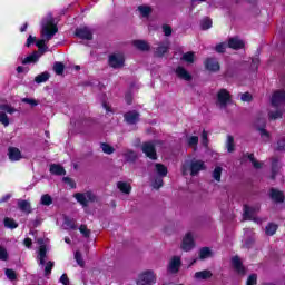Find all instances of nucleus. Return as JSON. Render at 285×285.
Segmentation results:
<instances>
[{
  "mask_svg": "<svg viewBox=\"0 0 285 285\" xmlns=\"http://www.w3.org/2000/svg\"><path fill=\"white\" fill-rule=\"evenodd\" d=\"M52 268H55V262L49 261L47 262L45 266V276L48 277V275H52Z\"/></svg>",
  "mask_w": 285,
  "mask_h": 285,
  "instance_id": "nucleus-45",
  "label": "nucleus"
},
{
  "mask_svg": "<svg viewBox=\"0 0 285 285\" xmlns=\"http://www.w3.org/2000/svg\"><path fill=\"white\" fill-rule=\"evenodd\" d=\"M180 267H181V258H179V256H174L168 266L169 273H179Z\"/></svg>",
  "mask_w": 285,
  "mask_h": 285,
  "instance_id": "nucleus-18",
  "label": "nucleus"
},
{
  "mask_svg": "<svg viewBox=\"0 0 285 285\" xmlns=\"http://www.w3.org/2000/svg\"><path fill=\"white\" fill-rule=\"evenodd\" d=\"M226 48H228V45H226V42H220L216 45L215 51L218 52V55H224V52H226Z\"/></svg>",
  "mask_w": 285,
  "mask_h": 285,
  "instance_id": "nucleus-47",
  "label": "nucleus"
},
{
  "mask_svg": "<svg viewBox=\"0 0 285 285\" xmlns=\"http://www.w3.org/2000/svg\"><path fill=\"white\" fill-rule=\"evenodd\" d=\"M49 171L51 175H57L58 177H63V175H66V168L59 164H51Z\"/></svg>",
  "mask_w": 285,
  "mask_h": 285,
  "instance_id": "nucleus-20",
  "label": "nucleus"
},
{
  "mask_svg": "<svg viewBox=\"0 0 285 285\" xmlns=\"http://www.w3.org/2000/svg\"><path fill=\"white\" fill-rule=\"evenodd\" d=\"M0 124H3L4 126H10V119L8 118V115L6 112H0Z\"/></svg>",
  "mask_w": 285,
  "mask_h": 285,
  "instance_id": "nucleus-55",
  "label": "nucleus"
},
{
  "mask_svg": "<svg viewBox=\"0 0 285 285\" xmlns=\"http://www.w3.org/2000/svg\"><path fill=\"white\" fill-rule=\"evenodd\" d=\"M246 284L247 285H257V274L249 275Z\"/></svg>",
  "mask_w": 285,
  "mask_h": 285,
  "instance_id": "nucleus-59",
  "label": "nucleus"
},
{
  "mask_svg": "<svg viewBox=\"0 0 285 285\" xmlns=\"http://www.w3.org/2000/svg\"><path fill=\"white\" fill-rule=\"evenodd\" d=\"M271 104L274 108H279L281 104H285V91L276 90L272 95Z\"/></svg>",
  "mask_w": 285,
  "mask_h": 285,
  "instance_id": "nucleus-8",
  "label": "nucleus"
},
{
  "mask_svg": "<svg viewBox=\"0 0 285 285\" xmlns=\"http://www.w3.org/2000/svg\"><path fill=\"white\" fill-rule=\"evenodd\" d=\"M62 181L70 186V188H77V183H75V180L70 177H63Z\"/></svg>",
  "mask_w": 285,
  "mask_h": 285,
  "instance_id": "nucleus-58",
  "label": "nucleus"
},
{
  "mask_svg": "<svg viewBox=\"0 0 285 285\" xmlns=\"http://www.w3.org/2000/svg\"><path fill=\"white\" fill-rule=\"evenodd\" d=\"M4 273L8 279H10L11 282H14V279H17V272H14V269L7 268Z\"/></svg>",
  "mask_w": 285,
  "mask_h": 285,
  "instance_id": "nucleus-49",
  "label": "nucleus"
},
{
  "mask_svg": "<svg viewBox=\"0 0 285 285\" xmlns=\"http://www.w3.org/2000/svg\"><path fill=\"white\" fill-rule=\"evenodd\" d=\"M139 111L131 110L124 114V119L129 126H135L139 121Z\"/></svg>",
  "mask_w": 285,
  "mask_h": 285,
  "instance_id": "nucleus-11",
  "label": "nucleus"
},
{
  "mask_svg": "<svg viewBox=\"0 0 285 285\" xmlns=\"http://www.w3.org/2000/svg\"><path fill=\"white\" fill-rule=\"evenodd\" d=\"M50 79V73L48 71H45L38 76L35 77L36 83H46Z\"/></svg>",
  "mask_w": 285,
  "mask_h": 285,
  "instance_id": "nucleus-35",
  "label": "nucleus"
},
{
  "mask_svg": "<svg viewBox=\"0 0 285 285\" xmlns=\"http://www.w3.org/2000/svg\"><path fill=\"white\" fill-rule=\"evenodd\" d=\"M0 261L8 262V250L3 246H0Z\"/></svg>",
  "mask_w": 285,
  "mask_h": 285,
  "instance_id": "nucleus-53",
  "label": "nucleus"
},
{
  "mask_svg": "<svg viewBox=\"0 0 285 285\" xmlns=\"http://www.w3.org/2000/svg\"><path fill=\"white\" fill-rule=\"evenodd\" d=\"M245 159H249L250 164L253 165L254 168H256V170H259V168H262V163H259L256 158H255V154H249L246 153L243 155V161Z\"/></svg>",
  "mask_w": 285,
  "mask_h": 285,
  "instance_id": "nucleus-25",
  "label": "nucleus"
},
{
  "mask_svg": "<svg viewBox=\"0 0 285 285\" xmlns=\"http://www.w3.org/2000/svg\"><path fill=\"white\" fill-rule=\"evenodd\" d=\"M168 52V46H159L156 49V57H164V55H166Z\"/></svg>",
  "mask_w": 285,
  "mask_h": 285,
  "instance_id": "nucleus-46",
  "label": "nucleus"
},
{
  "mask_svg": "<svg viewBox=\"0 0 285 285\" xmlns=\"http://www.w3.org/2000/svg\"><path fill=\"white\" fill-rule=\"evenodd\" d=\"M117 188L120 190V193H124V195H130L132 191V186L126 181H118L117 183Z\"/></svg>",
  "mask_w": 285,
  "mask_h": 285,
  "instance_id": "nucleus-26",
  "label": "nucleus"
},
{
  "mask_svg": "<svg viewBox=\"0 0 285 285\" xmlns=\"http://www.w3.org/2000/svg\"><path fill=\"white\" fill-rule=\"evenodd\" d=\"M194 277L195 279H210V277H213V272L208 269L196 272Z\"/></svg>",
  "mask_w": 285,
  "mask_h": 285,
  "instance_id": "nucleus-30",
  "label": "nucleus"
},
{
  "mask_svg": "<svg viewBox=\"0 0 285 285\" xmlns=\"http://www.w3.org/2000/svg\"><path fill=\"white\" fill-rule=\"evenodd\" d=\"M246 43H244V40H240L239 38H229L227 48H230L232 50H243L245 48Z\"/></svg>",
  "mask_w": 285,
  "mask_h": 285,
  "instance_id": "nucleus-15",
  "label": "nucleus"
},
{
  "mask_svg": "<svg viewBox=\"0 0 285 285\" xmlns=\"http://www.w3.org/2000/svg\"><path fill=\"white\" fill-rule=\"evenodd\" d=\"M8 157L11 161H21V159H23V155L21 154V150L17 147L8 148Z\"/></svg>",
  "mask_w": 285,
  "mask_h": 285,
  "instance_id": "nucleus-14",
  "label": "nucleus"
},
{
  "mask_svg": "<svg viewBox=\"0 0 285 285\" xmlns=\"http://www.w3.org/2000/svg\"><path fill=\"white\" fill-rule=\"evenodd\" d=\"M277 228H278L277 224L268 223L267 226L265 227V233L269 237H273V235L277 233Z\"/></svg>",
  "mask_w": 285,
  "mask_h": 285,
  "instance_id": "nucleus-33",
  "label": "nucleus"
},
{
  "mask_svg": "<svg viewBox=\"0 0 285 285\" xmlns=\"http://www.w3.org/2000/svg\"><path fill=\"white\" fill-rule=\"evenodd\" d=\"M151 186L156 190H159V188H161L164 186V177L163 176H156L154 178V181H153Z\"/></svg>",
  "mask_w": 285,
  "mask_h": 285,
  "instance_id": "nucleus-39",
  "label": "nucleus"
},
{
  "mask_svg": "<svg viewBox=\"0 0 285 285\" xmlns=\"http://www.w3.org/2000/svg\"><path fill=\"white\" fill-rule=\"evenodd\" d=\"M181 248L186 253L190 252L191 248H195V239L193 238V234L187 233L185 235V237L183 238Z\"/></svg>",
  "mask_w": 285,
  "mask_h": 285,
  "instance_id": "nucleus-12",
  "label": "nucleus"
},
{
  "mask_svg": "<svg viewBox=\"0 0 285 285\" xmlns=\"http://www.w3.org/2000/svg\"><path fill=\"white\" fill-rule=\"evenodd\" d=\"M176 72V77H178V79H181L183 81H193V75H190V72H188V70H186V68L178 66L175 70Z\"/></svg>",
  "mask_w": 285,
  "mask_h": 285,
  "instance_id": "nucleus-13",
  "label": "nucleus"
},
{
  "mask_svg": "<svg viewBox=\"0 0 285 285\" xmlns=\"http://www.w3.org/2000/svg\"><path fill=\"white\" fill-rule=\"evenodd\" d=\"M278 173H279V160H277V158H274L272 160V179H275Z\"/></svg>",
  "mask_w": 285,
  "mask_h": 285,
  "instance_id": "nucleus-36",
  "label": "nucleus"
},
{
  "mask_svg": "<svg viewBox=\"0 0 285 285\" xmlns=\"http://www.w3.org/2000/svg\"><path fill=\"white\" fill-rule=\"evenodd\" d=\"M157 283V276L151 269H147L139 274L137 285H154Z\"/></svg>",
  "mask_w": 285,
  "mask_h": 285,
  "instance_id": "nucleus-3",
  "label": "nucleus"
},
{
  "mask_svg": "<svg viewBox=\"0 0 285 285\" xmlns=\"http://www.w3.org/2000/svg\"><path fill=\"white\" fill-rule=\"evenodd\" d=\"M275 150H277L278 153H282L285 150V137L277 141V146Z\"/></svg>",
  "mask_w": 285,
  "mask_h": 285,
  "instance_id": "nucleus-56",
  "label": "nucleus"
},
{
  "mask_svg": "<svg viewBox=\"0 0 285 285\" xmlns=\"http://www.w3.org/2000/svg\"><path fill=\"white\" fill-rule=\"evenodd\" d=\"M269 198L272 202H274V204H284L285 202L284 191L273 187L269 189Z\"/></svg>",
  "mask_w": 285,
  "mask_h": 285,
  "instance_id": "nucleus-10",
  "label": "nucleus"
},
{
  "mask_svg": "<svg viewBox=\"0 0 285 285\" xmlns=\"http://www.w3.org/2000/svg\"><path fill=\"white\" fill-rule=\"evenodd\" d=\"M158 144H164L161 140H153V141H145L141 145V150L144 155L148 158L151 159V161H157L158 156H157V146Z\"/></svg>",
  "mask_w": 285,
  "mask_h": 285,
  "instance_id": "nucleus-1",
  "label": "nucleus"
},
{
  "mask_svg": "<svg viewBox=\"0 0 285 285\" xmlns=\"http://www.w3.org/2000/svg\"><path fill=\"white\" fill-rule=\"evenodd\" d=\"M202 145L204 148H208V132L205 129L202 132Z\"/></svg>",
  "mask_w": 285,
  "mask_h": 285,
  "instance_id": "nucleus-54",
  "label": "nucleus"
},
{
  "mask_svg": "<svg viewBox=\"0 0 285 285\" xmlns=\"http://www.w3.org/2000/svg\"><path fill=\"white\" fill-rule=\"evenodd\" d=\"M282 110L271 111L268 114L269 119H272L273 121H275V119H282Z\"/></svg>",
  "mask_w": 285,
  "mask_h": 285,
  "instance_id": "nucleus-52",
  "label": "nucleus"
},
{
  "mask_svg": "<svg viewBox=\"0 0 285 285\" xmlns=\"http://www.w3.org/2000/svg\"><path fill=\"white\" fill-rule=\"evenodd\" d=\"M187 144L189 147L197 146V144H199V137L197 136L189 137L187 140Z\"/></svg>",
  "mask_w": 285,
  "mask_h": 285,
  "instance_id": "nucleus-57",
  "label": "nucleus"
},
{
  "mask_svg": "<svg viewBox=\"0 0 285 285\" xmlns=\"http://www.w3.org/2000/svg\"><path fill=\"white\" fill-rule=\"evenodd\" d=\"M53 70L56 75H63V70H66V65H63L62 62H55Z\"/></svg>",
  "mask_w": 285,
  "mask_h": 285,
  "instance_id": "nucleus-43",
  "label": "nucleus"
},
{
  "mask_svg": "<svg viewBox=\"0 0 285 285\" xmlns=\"http://www.w3.org/2000/svg\"><path fill=\"white\" fill-rule=\"evenodd\" d=\"M232 264L235 271L239 273V275H246V268L244 267V263H242V259L239 258V256H234L232 258Z\"/></svg>",
  "mask_w": 285,
  "mask_h": 285,
  "instance_id": "nucleus-17",
  "label": "nucleus"
},
{
  "mask_svg": "<svg viewBox=\"0 0 285 285\" xmlns=\"http://www.w3.org/2000/svg\"><path fill=\"white\" fill-rule=\"evenodd\" d=\"M48 255V248L46 247V245H41L39 247V252H38V259L40 262V266H45L46 265V257Z\"/></svg>",
  "mask_w": 285,
  "mask_h": 285,
  "instance_id": "nucleus-27",
  "label": "nucleus"
},
{
  "mask_svg": "<svg viewBox=\"0 0 285 285\" xmlns=\"http://www.w3.org/2000/svg\"><path fill=\"white\" fill-rule=\"evenodd\" d=\"M240 101H245L247 104H250V101H253V95L248 91L242 94Z\"/></svg>",
  "mask_w": 285,
  "mask_h": 285,
  "instance_id": "nucleus-51",
  "label": "nucleus"
},
{
  "mask_svg": "<svg viewBox=\"0 0 285 285\" xmlns=\"http://www.w3.org/2000/svg\"><path fill=\"white\" fill-rule=\"evenodd\" d=\"M73 197L77 199L78 204H81V206H88V202H95L96 199L92 191H87L86 194L77 193Z\"/></svg>",
  "mask_w": 285,
  "mask_h": 285,
  "instance_id": "nucleus-6",
  "label": "nucleus"
},
{
  "mask_svg": "<svg viewBox=\"0 0 285 285\" xmlns=\"http://www.w3.org/2000/svg\"><path fill=\"white\" fill-rule=\"evenodd\" d=\"M124 157L125 160L129 164H135L137 161V153H135L134 150H128L127 153H125Z\"/></svg>",
  "mask_w": 285,
  "mask_h": 285,
  "instance_id": "nucleus-34",
  "label": "nucleus"
},
{
  "mask_svg": "<svg viewBox=\"0 0 285 285\" xmlns=\"http://www.w3.org/2000/svg\"><path fill=\"white\" fill-rule=\"evenodd\" d=\"M22 102L23 104H29V106H32V108H35V106H39V101H37L32 98H23Z\"/></svg>",
  "mask_w": 285,
  "mask_h": 285,
  "instance_id": "nucleus-61",
  "label": "nucleus"
},
{
  "mask_svg": "<svg viewBox=\"0 0 285 285\" xmlns=\"http://www.w3.org/2000/svg\"><path fill=\"white\" fill-rule=\"evenodd\" d=\"M138 11L140 12L141 17L148 18L150 14H153V7L146 6V4H140L138 7Z\"/></svg>",
  "mask_w": 285,
  "mask_h": 285,
  "instance_id": "nucleus-31",
  "label": "nucleus"
},
{
  "mask_svg": "<svg viewBox=\"0 0 285 285\" xmlns=\"http://www.w3.org/2000/svg\"><path fill=\"white\" fill-rule=\"evenodd\" d=\"M226 148L228 153H235V137H233L232 135L227 136Z\"/></svg>",
  "mask_w": 285,
  "mask_h": 285,
  "instance_id": "nucleus-37",
  "label": "nucleus"
},
{
  "mask_svg": "<svg viewBox=\"0 0 285 285\" xmlns=\"http://www.w3.org/2000/svg\"><path fill=\"white\" fill-rule=\"evenodd\" d=\"M163 32L165 37H170V35H173V27H170V24H164Z\"/></svg>",
  "mask_w": 285,
  "mask_h": 285,
  "instance_id": "nucleus-60",
  "label": "nucleus"
},
{
  "mask_svg": "<svg viewBox=\"0 0 285 285\" xmlns=\"http://www.w3.org/2000/svg\"><path fill=\"white\" fill-rule=\"evenodd\" d=\"M124 57L111 55L109 56V66L110 68H124Z\"/></svg>",
  "mask_w": 285,
  "mask_h": 285,
  "instance_id": "nucleus-16",
  "label": "nucleus"
},
{
  "mask_svg": "<svg viewBox=\"0 0 285 285\" xmlns=\"http://www.w3.org/2000/svg\"><path fill=\"white\" fill-rule=\"evenodd\" d=\"M75 259H76L78 266H80V268H83L86 266V262L83 261V257L81 256V252L75 253Z\"/></svg>",
  "mask_w": 285,
  "mask_h": 285,
  "instance_id": "nucleus-44",
  "label": "nucleus"
},
{
  "mask_svg": "<svg viewBox=\"0 0 285 285\" xmlns=\"http://www.w3.org/2000/svg\"><path fill=\"white\" fill-rule=\"evenodd\" d=\"M243 210H244V213H243L244 219H248L250 222V220H253V215H255V213H257V207H250L248 205H244Z\"/></svg>",
  "mask_w": 285,
  "mask_h": 285,
  "instance_id": "nucleus-24",
  "label": "nucleus"
},
{
  "mask_svg": "<svg viewBox=\"0 0 285 285\" xmlns=\"http://www.w3.org/2000/svg\"><path fill=\"white\" fill-rule=\"evenodd\" d=\"M76 37L78 39H85L86 41H92V31L88 27L77 28L75 30Z\"/></svg>",
  "mask_w": 285,
  "mask_h": 285,
  "instance_id": "nucleus-9",
  "label": "nucleus"
},
{
  "mask_svg": "<svg viewBox=\"0 0 285 285\" xmlns=\"http://www.w3.org/2000/svg\"><path fill=\"white\" fill-rule=\"evenodd\" d=\"M57 32H59V28L55 24V18H49L47 22L42 26L41 35H43L47 41H50Z\"/></svg>",
  "mask_w": 285,
  "mask_h": 285,
  "instance_id": "nucleus-2",
  "label": "nucleus"
},
{
  "mask_svg": "<svg viewBox=\"0 0 285 285\" xmlns=\"http://www.w3.org/2000/svg\"><path fill=\"white\" fill-rule=\"evenodd\" d=\"M217 101L222 108H226L230 101H233V96H230V91L222 88L217 92Z\"/></svg>",
  "mask_w": 285,
  "mask_h": 285,
  "instance_id": "nucleus-4",
  "label": "nucleus"
},
{
  "mask_svg": "<svg viewBox=\"0 0 285 285\" xmlns=\"http://www.w3.org/2000/svg\"><path fill=\"white\" fill-rule=\"evenodd\" d=\"M215 253H213V249L210 247H202L198 252L199 259H210V257H214Z\"/></svg>",
  "mask_w": 285,
  "mask_h": 285,
  "instance_id": "nucleus-23",
  "label": "nucleus"
},
{
  "mask_svg": "<svg viewBox=\"0 0 285 285\" xmlns=\"http://www.w3.org/2000/svg\"><path fill=\"white\" fill-rule=\"evenodd\" d=\"M203 63L208 72H219L222 70V65H219V60L215 57L206 58Z\"/></svg>",
  "mask_w": 285,
  "mask_h": 285,
  "instance_id": "nucleus-5",
  "label": "nucleus"
},
{
  "mask_svg": "<svg viewBox=\"0 0 285 285\" xmlns=\"http://www.w3.org/2000/svg\"><path fill=\"white\" fill-rule=\"evenodd\" d=\"M222 167H215L214 171H213V177L215 179V181H222Z\"/></svg>",
  "mask_w": 285,
  "mask_h": 285,
  "instance_id": "nucleus-48",
  "label": "nucleus"
},
{
  "mask_svg": "<svg viewBox=\"0 0 285 285\" xmlns=\"http://www.w3.org/2000/svg\"><path fill=\"white\" fill-rule=\"evenodd\" d=\"M258 131L261 132L262 138L266 137V139H271V132H268L264 127H259Z\"/></svg>",
  "mask_w": 285,
  "mask_h": 285,
  "instance_id": "nucleus-62",
  "label": "nucleus"
},
{
  "mask_svg": "<svg viewBox=\"0 0 285 285\" xmlns=\"http://www.w3.org/2000/svg\"><path fill=\"white\" fill-rule=\"evenodd\" d=\"M181 61H186V63H195V52L189 51L183 55Z\"/></svg>",
  "mask_w": 285,
  "mask_h": 285,
  "instance_id": "nucleus-38",
  "label": "nucleus"
},
{
  "mask_svg": "<svg viewBox=\"0 0 285 285\" xmlns=\"http://www.w3.org/2000/svg\"><path fill=\"white\" fill-rule=\"evenodd\" d=\"M40 204L42 206H51V204H52V196H50L49 194L42 195L41 199H40Z\"/></svg>",
  "mask_w": 285,
  "mask_h": 285,
  "instance_id": "nucleus-42",
  "label": "nucleus"
},
{
  "mask_svg": "<svg viewBox=\"0 0 285 285\" xmlns=\"http://www.w3.org/2000/svg\"><path fill=\"white\" fill-rule=\"evenodd\" d=\"M4 228H9L10 230H14L16 228H19V223L14 220V218L11 217H4L3 219Z\"/></svg>",
  "mask_w": 285,
  "mask_h": 285,
  "instance_id": "nucleus-29",
  "label": "nucleus"
},
{
  "mask_svg": "<svg viewBox=\"0 0 285 285\" xmlns=\"http://www.w3.org/2000/svg\"><path fill=\"white\" fill-rule=\"evenodd\" d=\"M79 230H80L81 235L83 237H86V239H88L90 237V229H88L87 225H80Z\"/></svg>",
  "mask_w": 285,
  "mask_h": 285,
  "instance_id": "nucleus-50",
  "label": "nucleus"
},
{
  "mask_svg": "<svg viewBox=\"0 0 285 285\" xmlns=\"http://www.w3.org/2000/svg\"><path fill=\"white\" fill-rule=\"evenodd\" d=\"M100 148L102 153H105V155H112V153H115V147L110 146L107 142H101Z\"/></svg>",
  "mask_w": 285,
  "mask_h": 285,
  "instance_id": "nucleus-40",
  "label": "nucleus"
},
{
  "mask_svg": "<svg viewBox=\"0 0 285 285\" xmlns=\"http://www.w3.org/2000/svg\"><path fill=\"white\" fill-rule=\"evenodd\" d=\"M36 46L38 48L39 55L42 57V55H46L48 52V46H46V40L40 39L36 42Z\"/></svg>",
  "mask_w": 285,
  "mask_h": 285,
  "instance_id": "nucleus-32",
  "label": "nucleus"
},
{
  "mask_svg": "<svg viewBox=\"0 0 285 285\" xmlns=\"http://www.w3.org/2000/svg\"><path fill=\"white\" fill-rule=\"evenodd\" d=\"M39 59H41V53L33 51L22 60V65L28 66V63H37Z\"/></svg>",
  "mask_w": 285,
  "mask_h": 285,
  "instance_id": "nucleus-21",
  "label": "nucleus"
},
{
  "mask_svg": "<svg viewBox=\"0 0 285 285\" xmlns=\"http://www.w3.org/2000/svg\"><path fill=\"white\" fill-rule=\"evenodd\" d=\"M155 170L158 175V177H166L168 175V167L161 163L155 164Z\"/></svg>",
  "mask_w": 285,
  "mask_h": 285,
  "instance_id": "nucleus-28",
  "label": "nucleus"
},
{
  "mask_svg": "<svg viewBox=\"0 0 285 285\" xmlns=\"http://www.w3.org/2000/svg\"><path fill=\"white\" fill-rule=\"evenodd\" d=\"M18 208L21 213H26V215H30V213H32V205L26 199L18 200Z\"/></svg>",
  "mask_w": 285,
  "mask_h": 285,
  "instance_id": "nucleus-19",
  "label": "nucleus"
},
{
  "mask_svg": "<svg viewBox=\"0 0 285 285\" xmlns=\"http://www.w3.org/2000/svg\"><path fill=\"white\" fill-rule=\"evenodd\" d=\"M190 175L195 177L199 175V171L206 170V164L203 160H191L189 164Z\"/></svg>",
  "mask_w": 285,
  "mask_h": 285,
  "instance_id": "nucleus-7",
  "label": "nucleus"
},
{
  "mask_svg": "<svg viewBox=\"0 0 285 285\" xmlns=\"http://www.w3.org/2000/svg\"><path fill=\"white\" fill-rule=\"evenodd\" d=\"M32 43H37V37L29 36L27 38L26 47L30 48V46H32Z\"/></svg>",
  "mask_w": 285,
  "mask_h": 285,
  "instance_id": "nucleus-64",
  "label": "nucleus"
},
{
  "mask_svg": "<svg viewBox=\"0 0 285 285\" xmlns=\"http://www.w3.org/2000/svg\"><path fill=\"white\" fill-rule=\"evenodd\" d=\"M132 46L140 50V52H148L150 50V45L146 40H134Z\"/></svg>",
  "mask_w": 285,
  "mask_h": 285,
  "instance_id": "nucleus-22",
  "label": "nucleus"
},
{
  "mask_svg": "<svg viewBox=\"0 0 285 285\" xmlns=\"http://www.w3.org/2000/svg\"><path fill=\"white\" fill-rule=\"evenodd\" d=\"M60 284H62V285H70V278H68V274H62L60 276Z\"/></svg>",
  "mask_w": 285,
  "mask_h": 285,
  "instance_id": "nucleus-63",
  "label": "nucleus"
},
{
  "mask_svg": "<svg viewBox=\"0 0 285 285\" xmlns=\"http://www.w3.org/2000/svg\"><path fill=\"white\" fill-rule=\"evenodd\" d=\"M202 30H210L213 28V20L210 18H205L200 21Z\"/></svg>",
  "mask_w": 285,
  "mask_h": 285,
  "instance_id": "nucleus-41",
  "label": "nucleus"
}]
</instances>
